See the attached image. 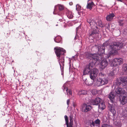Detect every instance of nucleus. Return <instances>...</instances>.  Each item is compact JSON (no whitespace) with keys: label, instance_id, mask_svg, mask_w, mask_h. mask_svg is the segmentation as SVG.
<instances>
[{"label":"nucleus","instance_id":"1","mask_svg":"<svg viewBox=\"0 0 127 127\" xmlns=\"http://www.w3.org/2000/svg\"><path fill=\"white\" fill-rule=\"evenodd\" d=\"M123 45V43L118 41L112 42L110 43L107 42L103 45L95 46L94 48L97 49L96 52L99 55L104 53L105 47L108 48V54H104L103 55L104 57L105 56L106 58H108L109 57L110 55L117 54V51L120 50Z\"/></svg>","mask_w":127,"mask_h":127},{"label":"nucleus","instance_id":"2","mask_svg":"<svg viewBox=\"0 0 127 127\" xmlns=\"http://www.w3.org/2000/svg\"><path fill=\"white\" fill-rule=\"evenodd\" d=\"M85 56L87 58L92 60V62L86 66L83 71V75L89 74L91 71V68L92 67L96 62L99 60V58L97 54H91L88 52L85 53Z\"/></svg>","mask_w":127,"mask_h":127},{"label":"nucleus","instance_id":"3","mask_svg":"<svg viewBox=\"0 0 127 127\" xmlns=\"http://www.w3.org/2000/svg\"><path fill=\"white\" fill-rule=\"evenodd\" d=\"M55 53L57 57L59 58L61 56L62 59L60 60L59 64L60 65L61 69L62 70V68L63 71L64 67V53L65 52V51L63 48L60 47H57L55 48Z\"/></svg>","mask_w":127,"mask_h":127},{"label":"nucleus","instance_id":"4","mask_svg":"<svg viewBox=\"0 0 127 127\" xmlns=\"http://www.w3.org/2000/svg\"><path fill=\"white\" fill-rule=\"evenodd\" d=\"M123 60L121 58H115L110 62L111 66H118L123 63Z\"/></svg>","mask_w":127,"mask_h":127},{"label":"nucleus","instance_id":"5","mask_svg":"<svg viewBox=\"0 0 127 127\" xmlns=\"http://www.w3.org/2000/svg\"><path fill=\"white\" fill-rule=\"evenodd\" d=\"M64 8V7L63 5L59 4L55 6L53 12V14H57L60 16H61V11L63 10Z\"/></svg>","mask_w":127,"mask_h":127},{"label":"nucleus","instance_id":"6","mask_svg":"<svg viewBox=\"0 0 127 127\" xmlns=\"http://www.w3.org/2000/svg\"><path fill=\"white\" fill-rule=\"evenodd\" d=\"M66 124L67 127H73V116L72 114H71L69 116L70 123L68 124V118L66 115H65L64 117Z\"/></svg>","mask_w":127,"mask_h":127},{"label":"nucleus","instance_id":"7","mask_svg":"<svg viewBox=\"0 0 127 127\" xmlns=\"http://www.w3.org/2000/svg\"><path fill=\"white\" fill-rule=\"evenodd\" d=\"M116 95L120 97L126 93L124 89L122 88L118 87L116 88L114 91Z\"/></svg>","mask_w":127,"mask_h":127},{"label":"nucleus","instance_id":"8","mask_svg":"<svg viewBox=\"0 0 127 127\" xmlns=\"http://www.w3.org/2000/svg\"><path fill=\"white\" fill-rule=\"evenodd\" d=\"M98 70L96 68H94L89 74L90 78L94 81L96 79V77L98 73Z\"/></svg>","mask_w":127,"mask_h":127},{"label":"nucleus","instance_id":"9","mask_svg":"<svg viewBox=\"0 0 127 127\" xmlns=\"http://www.w3.org/2000/svg\"><path fill=\"white\" fill-rule=\"evenodd\" d=\"M119 99L122 105L126 104L127 103V93L126 92L119 97Z\"/></svg>","mask_w":127,"mask_h":127},{"label":"nucleus","instance_id":"10","mask_svg":"<svg viewBox=\"0 0 127 127\" xmlns=\"http://www.w3.org/2000/svg\"><path fill=\"white\" fill-rule=\"evenodd\" d=\"M68 82H66L63 85L62 89L63 92L65 93L66 95H68V94L70 95H71L72 94V92L71 90L70 89H68L67 87V84Z\"/></svg>","mask_w":127,"mask_h":127},{"label":"nucleus","instance_id":"11","mask_svg":"<svg viewBox=\"0 0 127 127\" xmlns=\"http://www.w3.org/2000/svg\"><path fill=\"white\" fill-rule=\"evenodd\" d=\"M92 108L89 103L84 104L82 106V111L83 112H87L91 110Z\"/></svg>","mask_w":127,"mask_h":127},{"label":"nucleus","instance_id":"12","mask_svg":"<svg viewBox=\"0 0 127 127\" xmlns=\"http://www.w3.org/2000/svg\"><path fill=\"white\" fill-rule=\"evenodd\" d=\"M95 28H96V27H95L94 28L91 27V29L90 32V36H91L94 38H95L98 34V31L95 29Z\"/></svg>","mask_w":127,"mask_h":127},{"label":"nucleus","instance_id":"13","mask_svg":"<svg viewBox=\"0 0 127 127\" xmlns=\"http://www.w3.org/2000/svg\"><path fill=\"white\" fill-rule=\"evenodd\" d=\"M108 64L107 61L106 59H104L100 63V67L102 69H103L107 67Z\"/></svg>","mask_w":127,"mask_h":127},{"label":"nucleus","instance_id":"14","mask_svg":"<svg viewBox=\"0 0 127 127\" xmlns=\"http://www.w3.org/2000/svg\"><path fill=\"white\" fill-rule=\"evenodd\" d=\"M101 101V99L99 97H97L95 100H91V103L93 105H97L99 104Z\"/></svg>","mask_w":127,"mask_h":127},{"label":"nucleus","instance_id":"15","mask_svg":"<svg viewBox=\"0 0 127 127\" xmlns=\"http://www.w3.org/2000/svg\"><path fill=\"white\" fill-rule=\"evenodd\" d=\"M93 84L95 86L99 87L102 86L100 78L95 79L94 81Z\"/></svg>","mask_w":127,"mask_h":127},{"label":"nucleus","instance_id":"16","mask_svg":"<svg viewBox=\"0 0 127 127\" xmlns=\"http://www.w3.org/2000/svg\"><path fill=\"white\" fill-rule=\"evenodd\" d=\"M116 95L114 91L111 92L108 95V97L111 101L113 102L114 100L115 97Z\"/></svg>","mask_w":127,"mask_h":127},{"label":"nucleus","instance_id":"17","mask_svg":"<svg viewBox=\"0 0 127 127\" xmlns=\"http://www.w3.org/2000/svg\"><path fill=\"white\" fill-rule=\"evenodd\" d=\"M87 22L90 24L91 27H93L94 28L95 27H96V29L98 28L96 26V24L94 21L91 20L90 19H87Z\"/></svg>","mask_w":127,"mask_h":127},{"label":"nucleus","instance_id":"18","mask_svg":"<svg viewBox=\"0 0 127 127\" xmlns=\"http://www.w3.org/2000/svg\"><path fill=\"white\" fill-rule=\"evenodd\" d=\"M94 5V4L93 2L91 0H89L88 1L87 8L91 10Z\"/></svg>","mask_w":127,"mask_h":127},{"label":"nucleus","instance_id":"19","mask_svg":"<svg viewBox=\"0 0 127 127\" xmlns=\"http://www.w3.org/2000/svg\"><path fill=\"white\" fill-rule=\"evenodd\" d=\"M100 121L99 119H97L95 120L94 122L93 121H92L91 123V125L92 126V125L94 127L95 126H98L100 124Z\"/></svg>","mask_w":127,"mask_h":127},{"label":"nucleus","instance_id":"20","mask_svg":"<svg viewBox=\"0 0 127 127\" xmlns=\"http://www.w3.org/2000/svg\"><path fill=\"white\" fill-rule=\"evenodd\" d=\"M115 15L113 13L107 15L106 17V19L108 21H111L114 17Z\"/></svg>","mask_w":127,"mask_h":127},{"label":"nucleus","instance_id":"21","mask_svg":"<svg viewBox=\"0 0 127 127\" xmlns=\"http://www.w3.org/2000/svg\"><path fill=\"white\" fill-rule=\"evenodd\" d=\"M105 107V105L103 102L100 103L99 104L98 111H102Z\"/></svg>","mask_w":127,"mask_h":127},{"label":"nucleus","instance_id":"22","mask_svg":"<svg viewBox=\"0 0 127 127\" xmlns=\"http://www.w3.org/2000/svg\"><path fill=\"white\" fill-rule=\"evenodd\" d=\"M121 84L122 83L124 86H126L127 85V77L121 78Z\"/></svg>","mask_w":127,"mask_h":127},{"label":"nucleus","instance_id":"23","mask_svg":"<svg viewBox=\"0 0 127 127\" xmlns=\"http://www.w3.org/2000/svg\"><path fill=\"white\" fill-rule=\"evenodd\" d=\"M102 85L107 84L108 82V80L106 78H100Z\"/></svg>","mask_w":127,"mask_h":127},{"label":"nucleus","instance_id":"24","mask_svg":"<svg viewBox=\"0 0 127 127\" xmlns=\"http://www.w3.org/2000/svg\"><path fill=\"white\" fill-rule=\"evenodd\" d=\"M87 94V92L85 90H80L78 92L77 94L79 95H86Z\"/></svg>","mask_w":127,"mask_h":127},{"label":"nucleus","instance_id":"25","mask_svg":"<svg viewBox=\"0 0 127 127\" xmlns=\"http://www.w3.org/2000/svg\"><path fill=\"white\" fill-rule=\"evenodd\" d=\"M66 15L69 19H72L73 16L72 13L70 11H67L66 13Z\"/></svg>","mask_w":127,"mask_h":127},{"label":"nucleus","instance_id":"26","mask_svg":"<svg viewBox=\"0 0 127 127\" xmlns=\"http://www.w3.org/2000/svg\"><path fill=\"white\" fill-rule=\"evenodd\" d=\"M62 38L60 36H58L54 38V41L57 43H59L61 41Z\"/></svg>","mask_w":127,"mask_h":127},{"label":"nucleus","instance_id":"27","mask_svg":"<svg viewBox=\"0 0 127 127\" xmlns=\"http://www.w3.org/2000/svg\"><path fill=\"white\" fill-rule=\"evenodd\" d=\"M109 110L113 114V115L114 116V115L116 114V112L114 106H111L110 108L109 109Z\"/></svg>","mask_w":127,"mask_h":127},{"label":"nucleus","instance_id":"28","mask_svg":"<svg viewBox=\"0 0 127 127\" xmlns=\"http://www.w3.org/2000/svg\"><path fill=\"white\" fill-rule=\"evenodd\" d=\"M115 72L116 71L115 70L111 71L109 74V76L112 77L114 76L115 75Z\"/></svg>","mask_w":127,"mask_h":127},{"label":"nucleus","instance_id":"29","mask_svg":"<svg viewBox=\"0 0 127 127\" xmlns=\"http://www.w3.org/2000/svg\"><path fill=\"white\" fill-rule=\"evenodd\" d=\"M77 55H75V56H73L71 58H69V63L70 64V63L71 62V60H75L76 59H77Z\"/></svg>","mask_w":127,"mask_h":127},{"label":"nucleus","instance_id":"30","mask_svg":"<svg viewBox=\"0 0 127 127\" xmlns=\"http://www.w3.org/2000/svg\"><path fill=\"white\" fill-rule=\"evenodd\" d=\"M124 22L123 20H119V25L120 26H122L124 24Z\"/></svg>","mask_w":127,"mask_h":127},{"label":"nucleus","instance_id":"31","mask_svg":"<svg viewBox=\"0 0 127 127\" xmlns=\"http://www.w3.org/2000/svg\"><path fill=\"white\" fill-rule=\"evenodd\" d=\"M76 9L78 11H79L81 9V7L79 4H77L76 6Z\"/></svg>","mask_w":127,"mask_h":127},{"label":"nucleus","instance_id":"32","mask_svg":"<svg viewBox=\"0 0 127 127\" xmlns=\"http://www.w3.org/2000/svg\"><path fill=\"white\" fill-rule=\"evenodd\" d=\"M98 23L99 26L101 27H104V25L102 24V22L100 20L98 21Z\"/></svg>","mask_w":127,"mask_h":127},{"label":"nucleus","instance_id":"33","mask_svg":"<svg viewBox=\"0 0 127 127\" xmlns=\"http://www.w3.org/2000/svg\"><path fill=\"white\" fill-rule=\"evenodd\" d=\"M123 69L125 72H127V65L125 64L124 65Z\"/></svg>","mask_w":127,"mask_h":127},{"label":"nucleus","instance_id":"34","mask_svg":"<svg viewBox=\"0 0 127 127\" xmlns=\"http://www.w3.org/2000/svg\"><path fill=\"white\" fill-rule=\"evenodd\" d=\"M101 127H112L111 126L109 125L103 124L102 126Z\"/></svg>","mask_w":127,"mask_h":127},{"label":"nucleus","instance_id":"35","mask_svg":"<svg viewBox=\"0 0 127 127\" xmlns=\"http://www.w3.org/2000/svg\"><path fill=\"white\" fill-rule=\"evenodd\" d=\"M81 30V29L80 28V27H78L76 29V34H77L78 33H79V31H80Z\"/></svg>","mask_w":127,"mask_h":127},{"label":"nucleus","instance_id":"36","mask_svg":"<svg viewBox=\"0 0 127 127\" xmlns=\"http://www.w3.org/2000/svg\"><path fill=\"white\" fill-rule=\"evenodd\" d=\"M99 76L101 77H104L105 75L104 73H103L102 72H101L99 73Z\"/></svg>","mask_w":127,"mask_h":127},{"label":"nucleus","instance_id":"37","mask_svg":"<svg viewBox=\"0 0 127 127\" xmlns=\"http://www.w3.org/2000/svg\"><path fill=\"white\" fill-rule=\"evenodd\" d=\"M114 124L117 126H119L120 124V122L117 123L116 122H115Z\"/></svg>","mask_w":127,"mask_h":127},{"label":"nucleus","instance_id":"38","mask_svg":"<svg viewBox=\"0 0 127 127\" xmlns=\"http://www.w3.org/2000/svg\"><path fill=\"white\" fill-rule=\"evenodd\" d=\"M107 28L109 30L110 29V27L111 25L110 24H107Z\"/></svg>","mask_w":127,"mask_h":127},{"label":"nucleus","instance_id":"39","mask_svg":"<svg viewBox=\"0 0 127 127\" xmlns=\"http://www.w3.org/2000/svg\"><path fill=\"white\" fill-rule=\"evenodd\" d=\"M70 100L69 99H68L67 100V105L68 106Z\"/></svg>","mask_w":127,"mask_h":127},{"label":"nucleus","instance_id":"40","mask_svg":"<svg viewBox=\"0 0 127 127\" xmlns=\"http://www.w3.org/2000/svg\"><path fill=\"white\" fill-rule=\"evenodd\" d=\"M99 6H100V7H105V6H103L102 4H99Z\"/></svg>","mask_w":127,"mask_h":127},{"label":"nucleus","instance_id":"41","mask_svg":"<svg viewBox=\"0 0 127 127\" xmlns=\"http://www.w3.org/2000/svg\"><path fill=\"white\" fill-rule=\"evenodd\" d=\"M69 4L70 5H71L73 4V3L72 2H70L69 3Z\"/></svg>","mask_w":127,"mask_h":127},{"label":"nucleus","instance_id":"42","mask_svg":"<svg viewBox=\"0 0 127 127\" xmlns=\"http://www.w3.org/2000/svg\"><path fill=\"white\" fill-rule=\"evenodd\" d=\"M73 105L74 107L75 106V104L74 103L73 104Z\"/></svg>","mask_w":127,"mask_h":127},{"label":"nucleus","instance_id":"43","mask_svg":"<svg viewBox=\"0 0 127 127\" xmlns=\"http://www.w3.org/2000/svg\"><path fill=\"white\" fill-rule=\"evenodd\" d=\"M76 37H76V36H75V39L76 38Z\"/></svg>","mask_w":127,"mask_h":127},{"label":"nucleus","instance_id":"44","mask_svg":"<svg viewBox=\"0 0 127 127\" xmlns=\"http://www.w3.org/2000/svg\"><path fill=\"white\" fill-rule=\"evenodd\" d=\"M58 25H56V26H58Z\"/></svg>","mask_w":127,"mask_h":127},{"label":"nucleus","instance_id":"45","mask_svg":"<svg viewBox=\"0 0 127 127\" xmlns=\"http://www.w3.org/2000/svg\"><path fill=\"white\" fill-rule=\"evenodd\" d=\"M62 75H63V73H62Z\"/></svg>","mask_w":127,"mask_h":127}]
</instances>
